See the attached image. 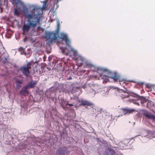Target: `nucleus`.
<instances>
[{
	"mask_svg": "<svg viewBox=\"0 0 155 155\" xmlns=\"http://www.w3.org/2000/svg\"><path fill=\"white\" fill-rule=\"evenodd\" d=\"M19 50L23 52H24L25 49L23 48L20 47L19 48Z\"/></svg>",
	"mask_w": 155,
	"mask_h": 155,
	"instance_id": "412c9836",
	"label": "nucleus"
},
{
	"mask_svg": "<svg viewBox=\"0 0 155 155\" xmlns=\"http://www.w3.org/2000/svg\"><path fill=\"white\" fill-rule=\"evenodd\" d=\"M60 37H59V38L62 39L63 40H64L67 37H68L67 35L66 34L62 32L60 34Z\"/></svg>",
	"mask_w": 155,
	"mask_h": 155,
	"instance_id": "ddd939ff",
	"label": "nucleus"
},
{
	"mask_svg": "<svg viewBox=\"0 0 155 155\" xmlns=\"http://www.w3.org/2000/svg\"><path fill=\"white\" fill-rule=\"evenodd\" d=\"M110 152L111 153L112 155H115V152L113 150H111Z\"/></svg>",
	"mask_w": 155,
	"mask_h": 155,
	"instance_id": "4be33fe9",
	"label": "nucleus"
},
{
	"mask_svg": "<svg viewBox=\"0 0 155 155\" xmlns=\"http://www.w3.org/2000/svg\"><path fill=\"white\" fill-rule=\"evenodd\" d=\"M62 53H64V51H63V50L62 49Z\"/></svg>",
	"mask_w": 155,
	"mask_h": 155,
	"instance_id": "7c9ffc66",
	"label": "nucleus"
},
{
	"mask_svg": "<svg viewBox=\"0 0 155 155\" xmlns=\"http://www.w3.org/2000/svg\"><path fill=\"white\" fill-rule=\"evenodd\" d=\"M31 64L30 62L28 63L26 66L21 67L19 70L21 71L22 73L26 77L29 75L31 69Z\"/></svg>",
	"mask_w": 155,
	"mask_h": 155,
	"instance_id": "7ed1b4c3",
	"label": "nucleus"
},
{
	"mask_svg": "<svg viewBox=\"0 0 155 155\" xmlns=\"http://www.w3.org/2000/svg\"><path fill=\"white\" fill-rule=\"evenodd\" d=\"M61 0H57V1H56V2L57 3H58L59 2V1H60Z\"/></svg>",
	"mask_w": 155,
	"mask_h": 155,
	"instance_id": "cd10ccee",
	"label": "nucleus"
},
{
	"mask_svg": "<svg viewBox=\"0 0 155 155\" xmlns=\"http://www.w3.org/2000/svg\"><path fill=\"white\" fill-rule=\"evenodd\" d=\"M20 13L18 11V8H15L14 10V15L18 16Z\"/></svg>",
	"mask_w": 155,
	"mask_h": 155,
	"instance_id": "dca6fc26",
	"label": "nucleus"
},
{
	"mask_svg": "<svg viewBox=\"0 0 155 155\" xmlns=\"http://www.w3.org/2000/svg\"><path fill=\"white\" fill-rule=\"evenodd\" d=\"M60 29V25L58 24L55 31H46L45 33L44 38L48 41L49 44L52 42H55L59 37Z\"/></svg>",
	"mask_w": 155,
	"mask_h": 155,
	"instance_id": "f03ea898",
	"label": "nucleus"
},
{
	"mask_svg": "<svg viewBox=\"0 0 155 155\" xmlns=\"http://www.w3.org/2000/svg\"><path fill=\"white\" fill-rule=\"evenodd\" d=\"M147 108H150L153 105V102L151 101H147Z\"/></svg>",
	"mask_w": 155,
	"mask_h": 155,
	"instance_id": "4468645a",
	"label": "nucleus"
},
{
	"mask_svg": "<svg viewBox=\"0 0 155 155\" xmlns=\"http://www.w3.org/2000/svg\"><path fill=\"white\" fill-rule=\"evenodd\" d=\"M64 40L66 44L68 46H70V41L68 37H67Z\"/></svg>",
	"mask_w": 155,
	"mask_h": 155,
	"instance_id": "2eb2a0df",
	"label": "nucleus"
},
{
	"mask_svg": "<svg viewBox=\"0 0 155 155\" xmlns=\"http://www.w3.org/2000/svg\"><path fill=\"white\" fill-rule=\"evenodd\" d=\"M28 9L26 8H24L22 10V12L26 15L27 18L28 23L24 24L23 25L22 30L23 34L28 33L30 29L33 30L35 29L38 23L40 21V18L37 14H28Z\"/></svg>",
	"mask_w": 155,
	"mask_h": 155,
	"instance_id": "f257e3e1",
	"label": "nucleus"
},
{
	"mask_svg": "<svg viewBox=\"0 0 155 155\" xmlns=\"http://www.w3.org/2000/svg\"><path fill=\"white\" fill-rule=\"evenodd\" d=\"M136 104H137L139 105V104H138V103H136Z\"/></svg>",
	"mask_w": 155,
	"mask_h": 155,
	"instance_id": "2f4dec72",
	"label": "nucleus"
},
{
	"mask_svg": "<svg viewBox=\"0 0 155 155\" xmlns=\"http://www.w3.org/2000/svg\"><path fill=\"white\" fill-rule=\"evenodd\" d=\"M100 76L102 77L103 76V75L102 74H100Z\"/></svg>",
	"mask_w": 155,
	"mask_h": 155,
	"instance_id": "c85d7f7f",
	"label": "nucleus"
},
{
	"mask_svg": "<svg viewBox=\"0 0 155 155\" xmlns=\"http://www.w3.org/2000/svg\"><path fill=\"white\" fill-rule=\"evenodd\" d=\"M121 95H122V96L120 95V96L122 98H125L128 97V95H124L123 94H121Z\"/></svg>",
	"mask_w": 155,
	"mask_h": 155,
	"instance_id": "5701e85b",
	"label": "nucleus"
},
{
	"mask_svg": "<svg viewBox=\"0 0 155 155\" xmlns=\"http://www.w3.org/2000/svg\"><path fill=\"white\" fill-rule=\"evenodd\" d=\"M15 4H18L19 2V0H13Z\"/></svg>",
	"mask_w": 155,
	"mask_h": 155,
	"instance_id": "aec40b11",
	"label": "nucleus"
},
{
	"mask_svg": "<svg viewBox=\"0 0 155 155\" xmlns=\"http://www.w3.org/2000/svg\"><path fill=\"white\" fill-rule=\"evenodd\" d=\"M28 90V89L25 86L24 87L22 88L21 90L19 91V94L22 95L26 96L29 94Z\"/></svg>",
	"mask_w": 155,
	"mask_h": 155,
	"instance_id": "0eeeda50",
	"label": "nucleus"
},
{
	"mask_svg": "<svg viewBox=\"0 0 155 155\" xmlns=\"http://www.w3.org/2000/svg\"><path fill=\"white\" fill-rule=\"evenodd\" d=\"M143 114L145 117L149 119L155 120V116L153 114L146 110H144Z\"/></svg>",
	"mask_w": 155,
	"mask_h": 155,
	"instance_id": "423d86ee",
	"label": "nucleus"
},
{
	"mask_svg": "<svg viewBox=\"0 0 155 155\" xmlns=\"http://www.w3.org/2000/svg\"><path fill=\"white\" fill-rule=\"evenodd\" d=\"M122 110L123 111L124 114H130L134 111V109H127L123 108Z\"/></svg>",
	"mask_w": 155,
	"mask_h": 155,
	"instance_id": "9d476101",
	"label": "nucleus"
},
{
	"mask_svg": "<svg viewBox=\"0 0 155 155\" xmlns=\"http://www.w3.org/2000/svg\"><path fill=\"white\" fill-rule=\"evenodd\" d=\"M84 60V58H81V57L78 58V62H79V61L80 62H79V63L81 64H83V62Z\"/></svg>",
	"mask_w": 155,
	"mask_h": 155,
	"instance_id": "f3484780",
	"label": "nucleus"
},
{
	"mask_svg": "<svg viewBox=\"0 0 155 155\" xmlns=\"http://www.w3.org/2000/svg\"><path fill=\"white\" fill-rule=\"evenodd\" d=\"M22 82L21 81L17 79L16 80V87L19 89L21 87Z\"/></svg>",
	"mask_w": 155,
	"mask_h": 155,
	"instance_id": "f8f14e48",
	"label": "nucleus"
},
{
	"mask_svg": "<svg viewBox=\"0 0 155 155\" xmlns=\"http://www.w3.org/2000/svg\"><path fill=\"white\" fill-rule=\"evenodd\" d=\"M148 100L145 99H143L141 100V103L143 104L145 103H147Z\"/></svg>",
	"mask_w": 155,
	"mask_h": 155,
	"instance_id": "6ab92c4d",
	"label": "nucleus"
},
{
	"mask_svg": "<svg viewBox=\"0 0 155 155\" xmlns=\"http://www.w3.org/2000/svg\"><path fill=\"white\" fill-rule=\"evenodd\" d=\"M37 81H33V82H30L27 84L25 87L28 89L30 88H34L35 85L37 84Z\"/></svg>",
	"mask_w": 155,
	"mask_h": 155,
	"instance_id": "6e6552de",
	"label": "nucleus"
},
{
	"mask_svg": "<svg viewBox=\"0 0 155 155\" xmlns=\"http://www.w3.org/2000/svg\"><path fill=\"white\" fill-rule=\"evenodd\" d=\"M138 96V95L137 94H134V95H133L134 96Z\"/></svg>",
	"mask_w": 155,
	"mask_h": 155,
	"instance_id": "a878e982",
	"label": "nucleus"
},
{
	"mask_svg": "<svg viewBox=\"0 0 155 155\" xmlns=\"http://www.w3.org/2000/svg\"><path fill=\"white\" fill-rule=\"evenodd\" d=\"M109 75L107 76H106L105 75V76H103L102 77L103 78H105V79L107 80V81H109L108 79H106V77H108L110 78H111L113 79L115 81H117L119 78V76L117 75V74L115 73H112V72H109Z\"/></svg>",
	"mask_w": 155,
	"mask_h": 155,
	"instance_id": "39448f33",
	"label": "nucleus"
},
{
	"mask_svg": "<svg viewBox=\"0 0 155 155\" xmlns=\"http://www.w3.org/2000/svg\"><path fill=\"white\" fill-rule=\"evenodd\" d=\"M92 104L91 102L87 101L81 100V101L80 105H83L85 106L87 105V106H91L92 105Z\"/></svg>",
	"mask_w": 155,
	"mask_h": 155,
	"instance_id": "1a4fd4ad",
	"label": "nucleus"
},
{
	"mask_svg": "<svg viewBox=\"0 0 155 155\" xmlns=\"http://www.w3.org/2000/svg\"><path fill=\"white\" fill-rule=\"evenodd\" d=\"M40 30L42 32H43V29L41 28L40 26H38L37 29V32L39 33V31Z\"/></svg>",
	"mask_w": 155,
	"mask_h": 155,
	"instance_id": "a211bd4d",
	"label": "nucleus"
},
{
	"mask_svg": "<svg viewBox=\"0 0 155 155\" xmlns=\"http://www.w3.org/2000/svg\"><path fill=\"white\" fill-rule=\"evenodd\" d=\"M72 79L71 77H69L67 79L68 80H71Z\"/></svg>",
	"mask_w": 155,
	"mask_h": 155,
	"instance_id": "393cba45",
	"label": "nucleus"
},
{
	"mask_svg": "<svg viewBox=\"0 0 155 155\" xmlns=\"http://www.w3.org/2000/svg\"><path fill=\"white\" fill-rule=\"evenodd\" d=\"M125 93H127L126 92H125V91H124L123 92V93L124 94H125Z\"/></svg>",
	"mask_w": 155,
	"mask_h": 155,
	"instance_id": "c756f323",
	"label": "nucleus"
},
{
	"mask_svg": "<svg viewBox=\"0 0 155 155\" xmlns=\"http://www.w3.org/2000/svg\"><path fill=\"white\" fill-rule=\"evenodd\" d=\"M37 9V8H34L32 9V11H34L36 9Z\"/></svg>",
	"mask_w": 155,
	"mask_h": 155,
	"instance_id": "bb28decb",
	"label": "nucleus"
},
{
	"mask_svg": "<svg viewBox=\"0 0 155 155\" xmlns=\"http://www.w3.org/2000/svg\"><path fill=\"white\" fill-rule=\"evenodd\" d=\"M149 134L152 137H154L155 136V127H152V130H150L149 132Z\"/></svg>",
	"mask_w": 155,
	"mask_h": 155,
	"instance_id": "9b49d317",
	"label": "nucleus"
},
{
	"mask_svg": "<svg viewBox=\"0 0 155 155\" xmlns=\"http://www.w3.org/2000/svg\"><path fill=\"white\" fill-rule=\"evenodd\" d=\"M66 105H69L70 106H73V105L72 104H68V103L66 104Z\"/></svg>",
	"mask_w": 155,
	"mask_h": 155,
	"instance_id": "b1692460",
	"label": "nucleus"
},
{
	"mask_svg": "<svg viewBox=\"0 0 155 155\" xmlns=\"http://www.w3.org/2000/svg\"><path fill=\"white\" fill-rule=\"evenodd\" d=\"M69 151L65 147L59 148L56 152V155H68L69 153Z\"/></svg>",
	"mask_w": 155,
	"mask_h": 155,
	"instance_id": "20e7f679",
	"label": "nucleus"
}]
</instances>
